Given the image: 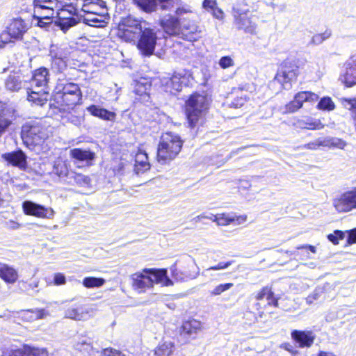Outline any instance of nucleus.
<instances>
[{
	"label": "nucleus",
	"instance_id": "nucleus-24",
	"mask_svg": "<svg viewBox=\"0 0 356 356\" xmlns=\"http://www.w3.org/2000/svg\"><path fill=\"white\" fill-rule=\"evenodd\" d=\"M53 59V65L58 66V70H63L66 67V60L69 56L67 48L54 47L50 51Z\"/></svg>",
	"mask_w": 356,
	"mask_h": 356
},
{
	"label": "nucleus",
	"instance_id": "nucleus-27",
	"mask_svg": "<svg viewBox=\"0 0 356 356\" xmlns=\"http://www.w3.org/2000/svg\"><path fill=\"white\" fill-rule=\"evenodd\" d=\"M27 26L22 19H15L9 25L8 30L13 39H21L27 31Z\"/></svg>",
	"mask_w": 356,
	"mask_h": 356
},
{
	"label": "nucleus",
	"instance_id": "nucleus-18",
	"mask_svg": "<svg viewBox=\"0 0 356 356\" xmlns=\"http://www.w3.org/2000/svg\"><path fill=\"white\" fill-rule=\"evenodd\" d=\"M96 314V308L91 306L70 307L65 311V316L75 321H86Z\"/></svg>",
	"mask_w": 356,
	"mask_h": 356
},
{
	"label": "nucleus",
	"instance_id": "nucleus-61",
	"mask_svg": "<svg viewBox=\"0 0 356 356\" xmlns=\"http://www.w3.org/2000/svg\"><path fill=\"white\" fill-rule=\"evenodd\" d=\"M19 285L22 289H24V291H29L30 289L34 290L38 287L39 285V280H35L29 284H27L24 282H20Z\"/></svg>",
	"mask_w": 356,
	"mask_h": 356
},
{
	"label": "nucleus",
	"instance_id": "nucleus-46",
	"mask_svg": "<svg viewBox=\"0 0 356 356\" xmlns=\"http://www.w3.org/2000/svg\"><path fill=\"white\" fill-rule=\"evenodd\" d=\"M134 1L141 10L146 13L154 11L157 6L155 0H134Z\"/></svg>",
	"mask_w": 356,
	"mask_h": 356
},
{
	"label": "nucleus",
	"instance_id": "nucleus-21",
	"mask_svg": "<svg viewBox=\"0 0 356 356\" xmlns=\"http://www.w3.org/2000/svg\"><path fill=\"white\" fill-rule=\"evenodd\" d=\"M1 157L8 164L20 170H24L26 167V156L22 150L5 153Z\"/></svg>",
	"mask_w": 356,
	"mask_h": 356
},
{
	"label": "nucleus",
	"instance_id": "nucleus-47",
	"mask_svg": "<svg viewBox=\"0 0 356 356\" xmlns=\"http://www.w3.org/2000/svg\"><path fill=\"white\" fill-rule=\"evenodd\" d=\"M324 139V147H337L339 149H343L346 146V142L341 139L337 138H323Z\"/></svg>",
	"mask_w": 356,
	"mask_h": 356
},
{
	"label": "nucleus",
	"instance_id": "nucleus-14",
	"mask_svg": "<svg viewBox=\"0 0 356 356\" xmlns=\"http://www.w3.org/2000/svg\"><path fill=\"white\" fill-rule=\"evenodd\" d=\"M332 205L339 213H348L356 209V188L334 198Z\"/></svg>",
	"mask_w": 356,
	"mask_h": 356
},
{
	"label": "nucleus",
	"instance_id": "nucleus-40",
	"mask_svg": "<svg viewBox=\"0 0 356 356\" xmlns=\"http://www.w3.org/2000/svg\"><path fill=\"white\" fill-rule=\"evenodd\" d=\"M175 345L172 341H164L158 345L154 350V356H172Z\"/></svg>",
	"mask_w": 356,
	"mask_h": 356
},
{
	"label": "nucleus",
	"instance_id": "nucleus-38",
	"mask_svg": "<svg viewBox=\"0 0 356 356\" xmlns=\"http://www.w3.org/2000/svg\"><path fill=\"white\" fill-rule=\"evenodd\" d=\"M185 79L177 75H174L170 81L166 83V90L172 94L182 90Z\"/></svg>",
	"mask_w": 356,
	"mask_h": 356
},
{
	"label": "nucleus",
	"instance_id": "nucleus-32",
	"mask_svg": "<svg viewBox=\"0 0 356 356\" xmlns=\"http://www.w3.org/2000/svg\"><path fill=\"white\" fill-rule=\"evenodd\" d=\"M70 156L77 161H85L87 163L91 162L95 157L94 152L79 148L71 149L70 151Z\"/></svg>",
	"mask_w": 356,
	"mask_h": 356
},
{
	"label": "nucleus",
	"instance_id": "nucleus-17",
	"mask_svg": "<svg viewBox=\"0 0 356 356\" xmlns=\"http://www.w3.org/2000/svg\"><path fill=\"white\" fill-rule=\"evenodd\" d=\"M182 18H178L168 14L163 16L159 20V24L164 33L170 36H178L180 35L181 23Z\"/></svg>",
	"mask_w": 356,
	"mask_h": 356
},
{
	"label": "nucleus",
	"instance_id": "nucleus-53",
	"mask_svg": "<svg viewBox=\"0 0 356 356\" xmlns=\"http://www.w3.org/2000/svg\"><path fill=\"white\" fill-rule=\"evenodd\" d=\"M218 65L222 69H227L234 67L235 65L234 59L229 56H222L218 61Z\"/></svg>",
	"mask_w": 356,
	"mask_h": 356
},
{
	"label": "nucleus",
	"instance_id": "nucleus-22",
	"mask_svg": "<svg viewBox=\"0 0 356 356\" xmlns=\"http://www.w3.org/2000/svg\"><path fill=\"white\" fill-rule=\"evenodd\" d=\"M63 0H33V13L40 14L41 11L52 12V8L58 10L63 6Z\"/></svg>",
	"mask_w": 356,
	"mask_h": 356
},
{
	"label": "nucleus",
	"instance_id": "nucleus-49",
	"mask_svg": "<svg viewBox=\"0 0 356 356\" xmlns=\"http://www.w3.org/2000/svg\"><path fill=\"white\" fill-rule=\"evenodd\" d=\"M332 35V31L329 29L325 30L322 33H318L314 35L311 40V43L313 44H320L325 40L328 39Z\"/></svg>",
	"mask_w": 356,
	"mask_h": 356
},
{
	"label": "nucleus",
	"instance_id": "nucleus-50",
	"mask_svg": "<svg viewBox=\"0 0 356 356\" xmlns=\"http://www.w3.org/2000/svg\"><path fill=\"white\" fill-rule=\"evenodd\" d=\"M162 10H170L181 4V0H159Z\"/></svg>",
	"mask_w": 356,
	"mask_h": 356
},
{
	"label": "nucleus",
	"instance_id": "nucleus-7",
	"mask_svg": "<svg viewBox=\"0 0 356 356\" xmlns=\"http://www.w3.org/2000/svg\"><path fill=\"white\" fill-rule=\"evenodd\" d=\"M48 136L47 129L39 122H26L22 127V138L27 146L42 145Z\"/></svg>",
	"mask_w": 356,
	"mask_h": 356
},
{
	"label": "nucleus",
	"instance_id": "nucleus-44",
	"mask_svg": "<svg viewBox=\"0 0 356 356\" xmlns=\"http://www.w3.org/2000/svg\"><path fill=\"white\" fill-rule=\"evenodd\" d=\"M53 172L59 177H69L70 173L67 163L60 159H58L54 162Z\"/></svg>",
	"mask_w": 356,
	"mask_h": 356
},
{
	"label": "nucleus",
	"instance_id": "nucleus-33",
	"mask_svg": "<svg viewBox=\"0 0 356 356\" xmlns=\"http://www.w3.org/2000/svg\"><path fill=\"white\" fill-rule=\"evenodd\" d=\"M14 111L3 108L0 113V137L6 132L13 120Z\"/></svg>",
	"mask_w": 356,
	"mask_h": 356
},
{
	"label": "nucleus",
	"instance_id": "nucleus-39",
	"mask_svg": "<svg viewBox=\"0 0 356 356\" xmlns=\"http://www.w3.org/2000/svg\"><path fill=\"white\" fill-rule=\"evenodd\" d=\"M201 330V322L195 319L186 321L182 325L183 332L190 336L197 334Z\"/></svg>",
	"mask_w": 356,
	"mask_h": 356
},
{
	"label": "nucleus",
	"instance_id": "nucleus-56",
	"mask_svg": "<svg viewBox=\"0 0 356 356\" xmlns=\"http://www.w3.org/2000/svg\"><path fill=\"white\" fill-rule=\"evenodd\" d=\"M345 237V232L339 230H335L333 234H330L327 236L328 239L333 244H338L340 239H343Z\"/></svg>",
	"mask_w": 356,
	"mask_h": 356
},
{
	"label": "nucleus",
	"instance_id": "nucleus-19",
	"mask_svg": "<svg viewBox=\"0 0 356 356\" xmlns=\"http://www.w3.org/2000/svg\"><path fill=\"white\" fill-rule=\"evenodd\" d=\"M291 339L300 348H310L314 343L316 334L312 330H294L291 333Z\"/></svg>",
	"mask_w": 356,
	"mask_h": 356
},
{
	"label": "nucleus",
	"instance_id": "nucleus-43",
	"mask_svg": "<svg viewBox=\"0 0 356 356\" xmlns=\"http://www.w3.org/2000/svg\"><path fill=\"white\" fill-rule=\"evenodd\" d=\"M106 283L102 277H86L82 280V284L86 289L100 288Z\"/></svg>",
	"mask_w": 356,
	"mask_h": 356
},
{
	"label": "nucleus",
	"instance_id": "nucleus-57",
	"mask_svg": "<svg viewBox=\"0 0 356 356\" xmlns=\"http://www.w3.org/2000/svg\"><path fill=\"white\" fill-rule=\"evenodd\" d=\"M13 37L8 31H3L0 34V48L4 47L5 44L12 42Z\"/></svg>",
	"mask_w": 356,
	"mask_h": 356
},
{
	"label": "nucleus",
	"instance_id": "nucleus-26",
	"mask_svg": "<svg viewBox=\"0 0 356 356\" xmlns=\"http://www.w3.org/2000/svg\"><path fill=\"white\" fill-rule=\"evenodd\" d=\"M150 168L148 157L146 152L139 150L136 154L134 172L139 175L144 173Z\"/></svg>",
	"mask_w": 356,
	"mask_h": 356
},
{
	"label": "nucleus",
	"instance_id": "nucleus-58",
	"mask_svg": "<svg viewBox=\"0 0 356 356\" xmlns=\"http://www.w3.org/2000/svg\"><path fill=\"white\" fill-rule=\"evenodd\" d=\"M192 13V10L188 6H178L175 9V17H177L178 18H181V16L185 14Z\"/></svg>",
	"mask_w": 356,
	"mask_h": 356
},
{
	"label": "nucleus",
	"instance_id": "nucleus-41",
	"mask_svg": "<svg viewBox=\"0 0 356 356\" xmlns=\"http://www.w3.org/2000/svg\"><path fill=\"white\" fill-rule=\"evenodd\" d=\"M47 312L44 309L36 310H24L20 313V316L22 319L26 321H33L35 320L41 319L47 316Z\"/></svg>",
	"mask_w": 356,
	"mask_h": 356
},
{
	"label": "nucleus",
	"instance_id": "nucleus-30",
	"mask_svg": "<svg viewBox=\"0 0 356 356\" xmlns=\"http://www.w3.org/2000/svg\"><path fill=\"white\" fill-rule=\"evenodd\" d=\"M9 356H48V353L44 348H38L25 346L23 350H15Z\"/></svg>",
	"mask_w": 356,
	"mask_h": 356
},
{
	"label": "nucleus",
	"instance_id": "nucleus-4",
	"mask_svg": "<svg viewBox=\"0 0 356 356\" xmlns=\"http://www.w3.org/2000/svg\"><path fill=\"white\" fill-rule=\"evenodd\" d=\"M63 6L58 7L56 10L57 20L55 24L66 33L70 28L76 26L81 20L80 15L77 13L79 6L70 0H63Z\"/></svg>",
	"mask_w": 356,
	"mask_h": 356
},
{
	"label": "nucleus",
	"instance_id": "nucleus-6",
	"mask_svg": "<svg viewBox=\"0 0 356 356\" xmlns=\"http://www.w3.org/2000/svg\"><path fill=\"white\" fill-rule=\"evenodd\" d=\"M146 24V21L129 16L119 24L118 35L125 42H136Z\"/></svg>",
	"mask_w": 356,
	"mask_h": 356
},
{
	"label": "nucleus",
	"instance_id": "nucleus-42",
	"mask_svg": "<svg viewBox=\"0 0 356 356\" xmlns=\"http://www.w3.org/2000/svg\"><path fill=\"white\" fill-rule=\"evenodd\" d=\"M249 12L248 4L245 1L237 2L234 5L232 8V15L234 21L248 16Z\"/></svg>",
	"mask_w": 356,
	"mask_h": 356
},
{
	"label": "nucleus",
	"instance_id": "nucleus-36",
	"mask_svg": "<svg viewBox=\"0 0 356 356\" xmlns=\"http://www.w3.org/2000/svg\"><path fill=\"white\" fill-rule=\"evenodd\" d=\"M202 218H207L216 222L220 226H225L235 221V218L228 214L222 213L218 215H212L211 216H205L203 214L199 215L196 219L200 220Z\"/></svg>",
	"mask_w": 356,
	"mask_h": 356
},
{
	"label": "nucleus",
	"instance_id": "nucleus-11",
	"mask_svg": "<svg viewBox=\"0 0 356 356\" xmlns=\"http://www.w3.org/2000/svg\"><path fill=\"white\" fill-rule=\"evenodd\" d=\"M318 98V95L312 91L298 92L294 95L293 100L280 110L283 114L293 113L302 108L304 103L314 104Z\"/></svg>",
	"mask_w": 356,
	"mask_h": 356
},
{
	"label": "nucleus",
	"instance_id": "nucleus-23",
	"mask_svg": "<svg viewBox=\"0 0 356 356\" xmlns=\"http://www.w3.org/2000/svg\"><path fill=\"white\" fill-rule=\"evenodd\" d=\"M49 72L45 67H40L35 70L31 83L33 88H47V83L49 81Z\"/></svg>",
	"mask_w": 356,
	"mask_h": 356
},
{
	"label": "nucleus",
	"instance_id": "nucleus-29",
	"mask_svg": "<svg viewBox=\"0 0 356 356\" xmlns=\"http://www.w3.org/2000/svg\"><path fill=\"white\" fill-rule=\"evenodd\" d=\"M48 97L49 94L46 89L33 88L32 91L29 93L28 100L35 105L43 106L47 103Z\"/></svg>",
	"mask_w": 356,
	"mask_h": 356
},
{
	"label": "nucleus",
	"instance_id": "nucleus-8",
	"mask_svg": "<svg viewBox=\"0 0 356 356\" xmlns=\"http://www.w3.org/2000/svg\"><path fill=\"white\" fill-rule=\"evenodd\" d=\"M74 347L85 356H96L97 354H100L101 356H126L122 352L111 348L103 349L99 352L93 347L92 339L86 336L78 337Z\"/></svg>",
	"mask_w": 356,
	"mask_h": 356
},
{
	"label": "nucleus",
	"instance_id": "nucleus-13",
	"mask_svg": "<svg viewBox=\"0 0 356 356\" xmlns=\"http://www.w3.org/2000/svg\"><path fill=\"white\" fill-rule=\"evenodd\" d=\"M298 75V67L289 61H284L277 72L275 80L280 83L282 88L289 89L291 83L295 81Z\"/></svg>",
	"mask_w": 356,
	"mask_h": 356
},
{
	"label": "nucleus",
	"instance_id": "nucleus-59",
	"mask_svg": "<svg viewBox=\"0 0 356 356\" xmlns=\"http://www.w3.org/2000/svg\"><path fill=\"white\" fill-rule=\"evenodd\" d=\"M56 9L52 8V12L49 14L48 11H41L40 14L33 13V18H44L47 20L52 19L54 15L56 14Z\"/></svg>",
	"mask_w": 356,
	"mask_h": 356
},
{
	"label": "nucleus",
	"instance_id": "nucleus-54",
	"mask_svg": "<svg viewBox=\"0 0 356 356\" xmlns=\"http://www.w3.org/2000/svg\"><path fill=\"white\" fill-rule=\"evenodd\" d=\"M232 283H226V284H222L216 286L211 292V294L212 296H219L222 293L229 290L230 288L233 286Z\"/></svg>",
	"mask_w": 356,
	"mask_h": 356
},
{
	"label": "nucleus",
	"instance_id": "nucleus-3",
	"mask_svg": "<svg viewBox=\"0 0 356 356\" xmlns=\"http://www.w3.org/2000/svg\"><path fill=\"white\" fill-rule=\"evenodd\" d=\"M183 146V140L180 136L173 132H165L162 134L157 148V160L159 163H165L179 154Z\"/></svg>",
	"mask_w": 356,
	"mask_h": 356
},
{
	"label": "nucleus",
	"instance_id": "nucleus-12",
	"mask_svg": "<svg viewBox=\"0 0 356 356\" xmlns=\"http://www.w3.org/2000/svg\"><path fill=\"white\" fill-rule=\"evenodd\" d=\"M138 39L137 47L140 53L145 56L153 54L157 37L156 33L150 29L147 22Z\"/></svg>",
	"mask_w": 356,
	"mask_h": 356
},
{
	"label": "nucleus",
	"instance_id": "nucleus-60",
	"mask_svg": "<svg viewBox=\"0 0 356 356\" xmlns=\"http://www.w3.org/2000/svg\"><path fill=\"white\" fill-rule=\"evenodd\" d=\"M321 289H315L310 295L307 296L306 298V302L308 305L312 304L315 300H318L321 293Z\"/></svg>",
	"mask_w": 356,
	"mask_h": 356
},
{
	"label": "nucleus",
	"instance_id": "nucleus-62",
	"mask_svg": "<svg viewBox=\"0 0 356 356\" xmlns=\"http://www.w3.org/2000/svg\"><path fill=\"white\" fill-rule=\"evenodd\" d=\"M216 6H217L216 0H204V1L202 3V7L208 12H211Z\"/></svg>",
	"mask_w": 356,
	"mask_h": 356
},
{
	"label": "nucleus",
	"instance_id": "nucleus-16",
	"mask_svg": "<svg viewBox=\"0 0 356 356\" xmlns=\"http://www.w3.org/2000/svg\"><path fill=\"white\" fill-rule=\"evenodd\" d=\"M22 208L25 214L41 218L52 219L55 214L52 208L28 200L23 202Z\"/></svg>",
	"mask_w": 356,
	"mask_h": 356
},
{
	"label": "nucleus",
	"instance_id": "nucleus-51",
	"mask_svg": "<svg viewBox=\"0 0 356 356\" xmlns=\"http://www.w3.org/2000/svg\"><path fill=\"white\" fill-rule=\"evenodd\" d=\"M233 263H234V261H228L227 262H220L216 266H211V267L205 269L202 273V275L204 276H207V273L211 270H225V269L229 268Z\"/></svg>",
	"mask_w": 356,
	"mask_h": 356
},
{
	"label": "nucleus",
	"instance_id": "nucleus-10",
	"mask_svg": "<svg viewBox=\"0 0 356 356\" xmlns=\"http://www.w3.org/2000/svg\"><path fill=\"white\" fill-rule=\"evenodd\" d=\"M186 115L189 126H195L201 111L207 108V103L204 96L193 95L186 102Z\"/></svg>",
	"mask_w": 356,
	"mask_h": 356
},
{
	"label": "nucleus",
	"instance_id": "nucleus-1",
	"mask_svg": "<svg viewBox=\"0 0 356 356\" xmlns=\"http://www.w3.org/2000/svg\"><path fill=\"white\" fill-rule=\"evenodd\" d=\"M132 286L138 293L145 292L151 289L154 284L168 286L173 284L172 281L168 277L167 270L164 268H144L140 272L133 274L131 277Z\"/></svg>",
	"mask_w": 356,
	"mask_h": 356
},
{
	"label": "nucleus",
	"instance_id": "nucleus-5",
	"mask_svg": "<svg viewBox=\"0 0 356 356\" xmlns=\"http://www.w3.org/2000/svg\"><path fill=\"white\" fill-rule=\"evenodd\" d=\"M82 99V93L79 85L67 83L64 85L62 92H58L55 100L60 109L69 111L79 104Z\"/></svg>",
	"mask_w": 356,
	"mask_h": 356
},
{
	"label": "nucleus",
	"instance_id": "nucleus-63",
	"mask_svg": "<svg viewBox=\"0 0 356 356\" xmlns=\"http://www.w3.org/2000/svg\"><path fill=\"white\" fill-rule=\"evenodd\" d=\"M54 282L55 285H63L66 282L65 276L61 273H55L54 275Z\"/></svg>",
	"mask_w": 356,
	"mask_h": 356
},
{
	"label": "nucleus",
	"instance_id": "nucleus-20",
	"mask_svg": "<svg viewBox=\"0 0 356 356\" xmlns=\"http://www.w3.org/2000/svg\"><path fill=\"white\" fill-rule=\"evenodd\" d=\"M339 79L347 87L356 84V56H352L345 64V70L340 75Z\"/></svg>",
	"mask_w": 356,
	"mask_h": 356
},
{
	"label": "nucleus",
	"instance_id": "nucleus-48",
	"mask_svg": "<svg viewBox=\"0 0 356 356\" xmlns=\"http://www.w3.org/2000/svg\"><path fill=\"white\" fill-rule=\"evenodd\" d=\"M68 177L79 186H85L89 184L88 177L82 174L71 172Z\"/></svg>",
	"mask_w": 356,
	"mask_h": 356
},
{
	"label": "nucleus",
	"instance_id": "nucleus-34",
	"mask_svg": "<svg viewBox=\"0 0 356 356\" xmlns=\"http://www.w3.org/2000/svg\"><path fill=\"white\" fill-rule=\"evenodd\" d=\"M293 126L298 129H307L311 130L320 129L323 127L318 120H316L312 118L298 119L293 123Z\"/></svg>",
	"mask_w": 356,
	"mask_h": 356
},
{
	"label": "nucleus",
	"instance_id": "nucleus-37",
	"mask_svg": "<svg viewBox=\"0 0 356 356\" xmlns=\"http://www.w3.org/2000/svg\"><path fill=\"white\" fill-rule=\"evenodd\" d=\"M255 298L258 301L266 300V305L277 306V300L273 296L271 289L268 286L264 287L255 296Z\"/></svg>",
	"mask_w": 356,
	"mask_h": 356
},
{
	"label": "nucleus",
	"instance_id": "nucleus-15",
	"mask_svg": "<svg viewBox=\"0 0 356 356\" xmlns=\"http://www.w3.org/2000/svg\"><path fill=\"white\" fill-rule=\"evenodd\" d=\"M180 29L181 31L179 37L185 40L195 42L201 37L200 26L194 20L182 18Z\"/></svg>",
	"mask_w": 356,
	"mask_h": 356
},
{
	"label": "nucleus",
	"instance_id": "nucleus-52",
	"mask_svg": "<svg viewBox=\"0 0 356 356\" xmlns=\"http://www.w3.org/2000/svg\"><path fill=\"white\" fill-rule=\"evenodd\" d=\"M248 97L246 94L243 93L241 91V93L239 96L236 97L231 103V106L234 108H239L245 104V103L248 101Z\"/></svg>",
	"mask_w": 356,
	"mask_h": 356
},
{
	"label": "nucleus",
	"instance_id": "nucleus-25",
	"mask_svg": "<svg viewBox=\"0 0 356 356\" xmlns=\"http://www.w3.org/2000/svg\"><path fill=\"white\" fill-rule=\"evenodd\" d=\"M25 85V81L18 72H13L9 74L5 80L6 88L12 92H17Z\"/></svg>",
	"mask_w": 356,
	"mask_h": 356
},
{
	"label": "nucleus",
	"instance_id": "nucleus-55",
	"mask_svg": "<svg viewBox=\"0 0 356 356\" xmlns=\"http://www.w3.org/2000/svg\"><path fill=\"white\" fill-rule=\"evenodd\" d=\"M324 139L323 138H318L313 142H310L307 144L303 145L302 148L315 150L317 149L320 147H324Z\"/></svg>",
	"mask_w": 356,
	"mask_h": 356
},
{
	"label": "nucleus",
	"instance_id": "nucleus-64",
	"mask_svg": "<svg viewBox=\"0 0 356 356\" xmlns=\"http://www.w3.org/2000/svg\"><path fill=\"white\" fill-rule=\"evenodd\" d=\"M148 88H149V85L139 82L136 86L135 92L137 95H142L143 94H146Z\"/></svg>",
	"mask_w": 356,
	"mask_h": 356
},
{
	"label": "nucleus",
	"instance_id": "nucleus-9",
	"mask_svg": "<svg viewBox=\"0 0 356 356\" xmlns=\"http://www.w3.org/2000/svg\"><path fill=\"white\" fill-rule=\"evenodd\" d=\"M172 276L178 281H186L197 277L200 274V268L195 261L191 258L182 261L180 269L174 264L170 268Z\"/></svg>",
	"mask_w": 356,
	"mask_h": 356
},
{
	"label": "nucleus",
	"instance_id": "nucleus-28",
	"mask_svg": "<svg viewBox=\"0 0 356 356\" xmlns=\"http://www.w3.org/2000/svg\"><path fill=\"white\" fill-rule=\"evenodd\" d=\"M86 110L93 116L104 120L114 121L116 114L114 112L101 108L99 106L91 105L87 107Z\"/></svg>",
	"mask_w": 356,
	"mask_h": 356
},
{
	"label": "nucleus",
	"instance_id": "nucleus-2",
	"mask_svg": "<svg viewBox=\"0 0 356 356\" xmlns=\"http://www.w3.org/2000/svg\"><path fill=\"white\" fill-rule=\"evenodd\" d=\"M83 15L79 14L83 22L88 26L102 28L107 25L109 16L104 1L100 0H81Z\"/></svg>",
	"mask_w": 356,
	"mask_h": 356
},
{
	"label": "nucleus",
	"instance_id": "nucleus-45",
	"mask_svg": "<svg viewBox=\"0 0 356 356\" xmlns=\"http://www.w3.org/2000/svg\"><path fill=\"white\" fill-rule=\"evenodd\" d=\"M316 108L320 111L330 112L335 109L336 105L331 97L326 96L320 99Z\"/></svg>",
	"mask_w": 356,
	"mask_h": 356
},
{
	"label": "nucleus",
	"instance_id": "nucleus-31",
	"mask_svg": "<svg viewBox=\"0 0 356 356\" xmlns=\"http://www.w3.org/2000/svg\"><path fill=\"white\" fill-rule=\"evenodd\" d=\"M0 277L6 283L14 284L18 279V273L13 267L0 263Z\"/></svg>",
	"mask_w": 356,
	"mask_h": 356
},
{
	"label": "nucleus",
	"instance_id": "nucleus-35",
	"mask_svg": "<svg viewBox=\"0 0 356 356\" xmlns=\"http://www.w3.org/2000/svg\"><path fill=\"white\" fill-rule=\"evenodd\" d=\"M234 24L238 29L243 30L247 33L254 34L256 32L257 25L248 16L234 21Z\"/></svg>",
	"mask_w": 356,
	"mask_h": 356
}]
</instances>
